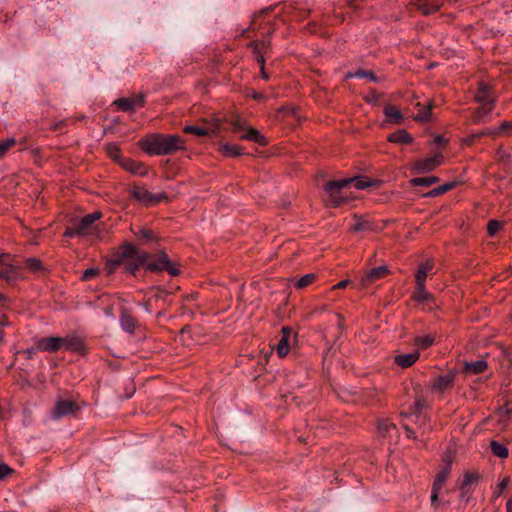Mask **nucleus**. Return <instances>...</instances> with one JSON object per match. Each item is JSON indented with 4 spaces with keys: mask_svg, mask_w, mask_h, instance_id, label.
Masks as SVG:
<instances>
[{
    "mask_svg": "<svg viewBox=\"0 0 512 512\" xmlns=\"http://www.w3.org/2000/svg\"><path fill=\"white\" fill-rule=\"evenodd\" d=\"M140 145L150 155H169L185 149V141L181 137L159 133L146 135Z\"/></svg>",
    "mask_w": 512,
    "mask_h": 512,
    "instance_id": "1",
    "label": "nucleus"
},
{
    "mask_svg": "<svg viewBox=\"0 0 512 512\" xmlns=\"http://www.w3.org/2000/svg\"><path fill=\"white\" fill-rule=\"evenodd\" d=\"M354 185L356 189L363 190L372 185L371 181L361 177L345 178L341 180L327 181L323 189L327 194V203L332 207H339L348 200L345 192L347 188Z\"/></svg>",
    "mask_w": 512,
    "mask_h": 512,
    "instance_id": "2",
    "label": "nucleus"
},
{
    "mask_svg": "<svg viewBox=\"0 0 512 512\" xmlns=\"http://www.w3.org/2000/svg\"><path fill=\"white\" fill-rule=\"evenodd\" d=\"M142 250L131 243H125L115 258L107 262L108 273H113L119 266L124 265L125 269L131 274L136 275L141 264L147 259Z\"/></svg>",
    "mask_w": 512,
    "mask_h": 512,
    "instance_id": "3",
    "label": "nucleus"
},
{
    "mask_svg": "<svg viewBox=\"0 0 512 512\" xmlns=\"http://www.w3.org/2000/svg\"><path fill=\"white\" fill-rule=\"evenodd\" d=\"M276 10H279L275 13V17H278L281 12H285L288 14H291L293 18L296 20H302L304 19L308 14L309 11L306 9H299L293 6L292 4H283V5H276L274 7H268L260 11L259 15L252 21L251 23V29L256 30L260 29L261 25L264 24V30L261 32L262 37H268L272 34L274 31L273 23L270 19H266V16L274 12Z\"/></svg>",
    "mask_w": 512,
    "mask_h": 512,
    "instance_id": "4",
    "label": "nucleus"
},
{
    "mask_svg": "<svg viewBox=\"0 0 512 512\" xmlns=\"http://www.w3.org/2000/svg\"><path fill=\"white\" fill-rule=\"evenodd\" d=\"M142 254L148 256L145 262L141 264V267H145L146 270L156 273L167 271L172 276H177L180 273L179 268L164 251L160 250L154 254L142 251Z\"/></svg>",
    "mask_w": 512,
    "mask_h": 512,
    "instance_id": "5",
    "label": "nucleus"
},
{
    "mask_svg": "<svg viewBox=\"0 0 512 512\" xmlns=\"http://www.w3.org/2000/svg\"><path fill=\"white\" fill-rule=\"evenodd\" d=\"M232 132L239 134L240 139L253 141L261 146L267 144V139L258 130L247 126L243 120L236 118L230 122Z\"/></svg>",
    "mask_w": 512,
    "mask_h": 512,
    "instance_id": "6",
    "label": "nucleus"
},
{
    "mask_svg": "<svg viewBox=\"0 0 512 512\" xmlns=\"http://www.w3.org/2000/svg\"><path fill=\"white\" fill-rule=\"evenodd\" d=\"M21 266L10 254H0V279L12 285L21 278Z\"/></svg>",
    "mask_w": 512,
    "mask_h": 512,
    "instance_id": "7",
    "label": "nucleus"
},
{
    "mask_svg": "<svg viewBox=\"0 0 512 512\" xmlns=\"http://www.w3.org/2000/svg\"><path fill=\"white\" fill-rule=\"evenodd\" d=\"M79 402L71 397H59L51 412L53 420H60L64 417L74 416L80 410Z\"/></svg>",
    "mask_w": 512,
    "mask_h": 512,
    "instance_id": "8",
    "label": "nucleus"
},
{
    "mask_svg": "<svg viewBox=\"0 0 512 512\" xmlns=\"http://www.w3.org/2000/svg\"><path fill=\"white\" fill-rule=\"evenodd\" d=\"M130 193L133 198L147 206L157 204L163 200H167V195L165 193L153 194L144 187L140 186H133Z\"/></svg>",
    "mask_w": 512,
    "mask_h": 512,
    "instance_id": "9",
    "label": "nucleus"
},
{
    "mask_svg": "<svg viewBox=\"0 0 512 512\" xmlns=\"http://www.w3.org/2000/svg\"><path fill=\"white\" fill-rule=\"evenodd\" d=\"M222 128V123L220 119H213L207 126L199 127V126H187L184 129L185 133L195 134L197 136H210L216 137L219 135L220 130Z\"/></svg>",
    "mask_w": 512,
    "mask_h": 512,
    "instance_id": "10",
    "label": "nucleus"
},
{
    "mask_svg": "<svg viewBox=\"0 0 512 512\" xmlns=\"http://www.w3.org/2000/svg\"><path fill=\"white\" fill-rule=\"evenodd\" d=\"M249 46L253 49L255 59L257 63L261 66L263 78H268L267 74L264 71V53H266V51L269 49L270 42L266 39L254 40L249 44Z\"/></svg>",
    "mask_w": 512,
    "mask_h": 512,
    "instance_id": "11",
    "label": "nucleus"
},
{
    "mask_svg": "<svg viewBox=\"0 0 512 512\" xmlns=\"http://www.w3.org/2000/svg\"><path fill=\"white\" fill-rule=\"evenodd\" d=\"M443 155L441 152L432 157L420 159L415 162V170L417 173H428L434 170L442 163Z\"/></svg>",
    "mask_w": 512,
    "mask_h": 512,
    "instance_id": "12",
    "label": "nucleus"
},
{
    "mask_svg": "<svg viewBox=\"0 0 512 512\" xmlns=\"http://www.w3.org/2000/svg\"><path fill=\"white\" fill-rule=\"evenodd\" d=\"M475 101L483 106H490L491 108L494 107L495 97L493 96L491 87L488 84L484 82L479 83L478 91L475 95Z\"/></svg>",
    "mask_w": 512,
    "mask_h": 512,
    "instance_id": "13",
    "label": "nucleus"
},
{
    "mask_svg": "<svg viewBox=\"0 0 512 512\" xmlns=\"http://www.w3.org/2000/svg\"><path fill=\"white\" fill-rule=\"evenodd\" d=\"M100 216V213L87 214L76 223L81 231V236H87L93 233L95 222L100 218Z\"/></svg>",
    "mask_w": 512,
    "mask_h": 512,
    "instance_id": "14",
    "label": "nucleus"
},
{
    "mask_svg": "<svg viewBox=\"0 0 512 512\" xmlns=\"http://www.w3.org/2000/svg\"><path fill=\"white\" fill-rule=\"evenodd\" d=\"M281 332L282 336L278 341L275 349L279 357H285L290 350V339L293 331L292 328L285 326L281 329Z\"/></svg>",
    "mask_w": 512,
    "mask_h": 512,
    "instance_id": "15",
    "label": "nucleus"
},
{
    "mask_svg": "<svg viewBox=\"0 0 512 512\" xmlns=\"http://www.w3.org/2000/svg\"><path fill=\"white\" fill-rule=\"evenodd\" d=\"M63 348L68 351L77 352L79 354H85L86 347L83 340L75 335L63 337Z\"/></svg>",
    "mask_w": 512,
    "mask_h": 512,
    "instance_id": "16",
    "label": "nucleus"
},
{
    "mask_svg": "<svg viewBox=\"0 0 512 512\" xmlns=\"http://www.w3.org/2000/svg\"><path fill=\"white\" fill-rule=\"evenodd\" d=\"M388 273L389 269L387 266L374 267L362 276L361 281L363 285H368L376 280L384 278Z\"/></svg>",
    "mask_w": 512,
    "mask_h": 512,
    "instance_id": "17",
    "label": "nucleus"
},
{
    "mask_svg": "<svg viewBox=\"0 0 512 512\" xmlns=\"http://www.w3.org/2000/svg\"><path fill=\"white\" fill-rule=\"evenodd\" d=\"M63 337H45L38 341V347L43 351L56 352L63 347Z\"/></svg>",
    "mask_w": 512,
    "mask_h": 512,
    "instance_id": "18",
    "label": "nucleus"
},
{
    "mask_svg": "<svg viewBox=\"0 0 512 512\" xmlns=\"http://www.w3.org/2000/svg\"><path fill=\"white\" fill-rule=\"evenodd\" d=\"M454 381V373L449 372L444 375H440L434 379L432 389L437 392H444L445 390L452 387Z\"/></svg>",
    "mask_w": 512,
    "mask_h": 512,
    "instance_id": "19",
    "label": "nucleus"
},
{
    "mask_svg": "<svg viewBox=\"0 0 512 512\" xmlns=\"http://www.w3.org/2000/svg\"><path fill=\"white\" fill-rule=\"evenodd\" d=\"M433 269V262L427 260L425 263H422L417 270V273L415 275V281L416 286L425 287V281L427 275L432 271Z\"/></svg>",
    "mask_w": 512,
    "mask_h": 512,
    "instance_id": "20",
    "label": "nucleus"
},
{
    "mask_svg": "<svg viewBox=\"0 0 512 512\" xmlns=\"http://www.w3.org/2000/svg\"><path fill=\"white\" fill-rule=\"evenodd\" d=\"M12 257L21 266L20 273H22V270L24 268H27L32 272H41L44 270L42 262L37 258H27L23 261V263H20L19 260L15 256H12ZM23 278H24L23 274H21V278L19 280H21Z\"/></svg>",
    "mask_w": 512,
    "mask_h": 512,
    "instance_id": "21",
    "label": "nucleus"
},
{
    "mask_svg": "<svg viewBox=\"0 0 512 512\" xmlns=\"http://www.w3.org/2000/svg\"><path fill=\"white\" fill-rule=\"evenodd\" d=\"M492 109L493 108H491L490 106L480 105L479 107H477L473 110L472 115H471V121L474 124H479L481 122H484L487 119L490 112L492 111Z\"/></svg>",
    "mask_w": 512,
    "mask_h": 512,
    "instance_id": "22",
    "label": "nucleus"
},
{
    "mask_svg": "<svg viewBox=\"0 0 512 512\" xmlns=\"http://www.w3.org/2000/svg\"><path fill=\"white\" fill-rule=\"evenodd\" d=\"M122 166L127 171H129L133 174H136V175L145 176L147 174V170L143 166V164L140 162L134 161V160H129V159L124 160L122 162Z\"/></svg>",
    "mask_w": 512,
    "mask_h": 512,
    "instance_id": "23",
    "label": "nucleus"
},
{
    "mask_svg": "<svg viewBox=\"0 0 512 512\" xmlns=\"http://www.w3.org/2000/svg\"><path fill=\"white\" fill-rule=\"evenodd\" d=\"M419 358V352L415 351L409 354H401L395 357V363L403 368L410 367L413 365Z\"/></svg>",
    "mask_w": 512,
    "mask_h": 512,
    "instance_id": "24",
    "label": "nucleus"
},
{
    "mask_svg": "<svg viewBox=\"0 0 512 512\" xmlns=\"http://www.w3.org/2000/svg\"><path fill=\"white\" fill-rule=\"evenodd\" d=\"M384 114L387 117V119L392 123L399 124L403 120V115L400 112V110L396 106L391 104L385 106Z\"/></svg>",
    "mask_w": 512,
    "mask_h": 512,
    "instance_id": "25",
    "label": "nucleus"
},
{
    "mask_svg": "<svg viewBox=\"0 0 512 512\" xmlns=\"http://www.w3.org/2000/svg\"><path fill=\"white\" fill-rule=\"evenodd\" d=\"M120 324L124 331L133 333L136 326V320L126 310H123L120 316Z\"/></svg>",
    "mask_w": 512,
    "mask_h": 512,
    "instance_id": "26",
    "label": "nucleus"
},
{
    "mask_svg": "<svg viewBox=\"0 0 512 512\" xmlns=\"http://www.w3.org/2000/svg\"><path fill=\"white\" fill-rule=\"evenodd\" d=\"M419 107V112L415 116V120L421 121V122H429L431 120V114L433 109V103L429 101L426 105L421 106L420 103H417L416 105Z\"/></svg>",
    "mask_w": 512,
    "mask_h": 512,
    "instance_id": "27",
    "label": "nucleus"
},
{
    "mask_svg": "<svg viewBox=\"0 0 512 512\" xmlns=\"http://www.w3.org/2000/svg\"><path fill=\"white\" fill-rule=\"evenodd\" d=\"M134 234L139 238L142 244H149L158 241V237L153 233V231L147 228H141L139 231H134Z\"/></svg>",
    "mask_w": 512,
    "mask_h": 512,
    "instance_id": "28",
    "label": "nucleus"
},
{
    "mask_svg": "<svg viewBox=\"0 0 512 512\" xmlns=\"http://www.w3.org/2000/svg\"><path fill=\"white\" fill-rule=\"evenodd\" d=\"M388 140L393 143L409 144L412 142V137L406 131L399 130L390 134Z\"/></svg>",
    "mask_w": 512,
    "mask_h": 512,
    "instance_id": "29",
    "label": "nucleus"
},
{
    "mask_svg": "<svg viewBox=\"0 0 512 512\" xmlns=\"http://www.w3.org/2000/svg\"><path fill=\"white\" fill-rule=\"evenodd\" d=\"M487 367V363L483 360H478L475 362H467L465 363L464 371L467 374H479L483 372Z\"/></svg>",
    "mask_w": 512,
    "mask_h": 512,
    "instance_id": "30",
    "label": "nucleus"
},
{
    "mask_svg": "<svg viewBox=\"0 0 512 512\" xmlns=\"http://www.w3.org/2000/svg\"><path fill=\"white\" fill-rule=\"evenodd\" d=\"M451 465H452V462L447 461L446 466L437 474V476L434 480L433 486L442 488V486L444 485L445 481L447 480V478L450 474Z\"/></svg>",
    "mask_w": 512,
    "mask_h": 512,
    "instance_id": "31",
    "label": "nucleus"
},
{
    "mask_svg": "<svg viewBox=\"0 0 512 512\" xmlns=\"http://www.w3.org/2000/svg\"><path fill=\"white\" fill-rule=\"evenodd\" d=\"M413 299L417 302L429 303L434 300V296L425 290V287H416V291L413 293Z\"/></svg>",
    "mask_w": 512,
    "mask_h": 512,
    "instance_id": "32",
    "label": "nucleus"
},
{
    "mask_svg": "<svg viewBox=\"0 0 512 512\" xmlns=\"http://www.w3.org/2000/svg\"><path fill=\"white\" fill-rule=\"evenodd\" d=\"M417 9L421 11L424 15H430L434 12H437L440 9V4L437 2L428 3L426 1H420L417 4Z\"/></svg>",
    "mask_w": 512,
    "mask_h": 512,
    "instance_id": "33",
    "label": "nucleus"
},
{
    "mask_svg": "<svg viewBox=\"0 0 512 512\" xmlns=\"http://www.w3.org/2000/svg\"><path fill=\"white\" fill-rule=\"evenodd\" d=\"M439 178L436 176H428V177H417L411 180V184L413 186H423L430 187L434 183L438 182Z\"/></svg>",
    "mask_w": 512,
    "mask_h": 512,
    "instance_id": "34",
    "label": "nucleus"
},
{
    "mask_svg": "<svg viewBox=\"0 0 512 512\" xmlns=\"http://www.w3.org/2000/svg\"><path fill=\"white\" fill-rule=\"evenodd\" d=\"M122 111L134 112V104L131 98H119L113 102Z\"/></svg>",
    "mask_w": 512,
    "mask_h": 512,
    "instance_id": "35",
    "label": "nucleus"
},
{
    "mask_svg": "<svg viewBox=\"0 0 512 512\" xmlns=\"http://www.w3.org/2000/svg\"><path fill=\"white\" fill-rule=\"evenodd\" d=\"M493 454L499 458H506L508 456V449L498 441H492L490 444Z\"/></svg>",
    "mask_w": 512,
    "mask_h": 512,
    "instance_id": "36",
    "label": "nucleus"
},
{
    "mask_svg": "<svg viewBox=\"0 0 512 512\" xmlns=\"http://www.w3.org/2000/svg\"><path fill=\"white\" fill-rule=\"evenodd\" d=\"M221 151L223 152V154L225 156H240V155H242V151H241L240 147H238L236 145L229 144V143H224L221 146Z\"/></svg>",
    "mask_w": 512,
    "mask_h": 512,
    "instance_id": "37",
    "label": "nucleus"
},
{
    "mask_svg": "<svg viewBox=\"0 0 512 512\" xmlns=\"http://www.w3.org/2000/svg\"><path fill=\"white\" fill-rule=\"evenodd\" d=\"M434 343V337L432 335H426V336H417L415 338V344L421 348V349H426L428 347H430L431 345H433Z\"/></svg>",
    "mask_w": 512,
    "mask_h": 512,
    "instance_id": "38",
    "label": "nucleus"
},
{
    "mask_svg": "<svg viewBox=\"0 0 512 512\" xmlns=\"http://www.w3.org/2000/svg\"><path fill=\"white\" fill-rule=\"evenodd\" d=\"M370 227H371V225H370V223L367 220H365V219H363L361 217L356 216L355 217V223L352 226V230L354 232H362V231L369 230Z\"/></svg>",
    "mask_w": 512,
    "mask_h": 512,
    "instance_id": "39",
    "label": "nucleus"
},
{
    "mask_svg": "<svg viewBox=\"0 0 512 512\" xmlns=\"http://www.w3.org/2000/svg\"><path fill=\"white\" fill-rule=\"evenodd\" d=\"M455 186V183L454 182H451V183H446L444 185H441L439 187H436L434 188L433 190H431L428 195L429 196H432V197H435V196H439V195H442L448 191H450L453 187Z\"/></svg>",
    "mask_w": 512,
    "mask_h": 512,
    "instance_id": "40",
    "label": "nucleus"
},
{
    "mask_svg": "<svg viewBox=\"0 0 512 512\" xmlns=\"http://www.w3.org/2000/svg\"><path fill=\"white\" fill-rule=\"evenodd\" d=\"M349 77L354 78H368L370 81L377 82L378 78L371 71L359 69L355 73L350 74Z\"/></svg>",
    "mask_w": 512,
    "mask_h": 512,
    "instance_id": "41",
    "label": "nucleus"
},
{
    "mask_svg": "<svg viewBox=\"0 0 512 512\" xmlns=\"http://www.w3.org/2000/svg\"><path fill=\"white\" fill-rule=\"evenodd\" d=\"M15 143L16 141L13 138L0 141V157L4 156Z\"/></svg>",
    "mask_w": 512,
    "mask_h": 512,
    "instance_id": "42",
    "label": "nucleus"
},
{
    "mask_svg": "<svg viewBox=\"0 0 512 512\" xmlns=\"http://www.w3.org/2000/svg\"><path fill=\"white\" fill-rule=\"evenodd\" d=\"M315 280V275L314 274H307L303 277H301L297 283H296V286L300 289L302 288H305L307 286H309L311 283H313V281Z\"/></svg>",
    "mask_w": 512,
    "mask_h": 512,
    "instance_id": "43",
    "label": "nucleus"
},
{
    "mask_svg": "<svg viewBox=\"0 0 512 512\" xmlns=\"http://www.w3.org/2000/svg\"><path fill=\"white\" fill-rule=\"evenodd\" d=\"M478 479H479V475L478 474L467 472L464 475V479H463L461 485L462 486H466V487H471V485L473 483H476L478 481Z\"/></svg>",
    "mask_w": 512,
    "mask_h": 512,
    "instance_id": "44",
    "label": "nucleus"
},
{
    "mask_svg": "<svg viewBox=\"0 0 512 512\" xmlns=\"http://www.w3.org/2000/svg\"><path fill=\"white\" fill-rule=\"evenodd\" d=\"M471 495H472L471 487H466V486L460 485V499L462 501H465L466 503H468L471 498Z\"/></svg>",
    "mask_w": 512,
    "mask_h": 512,
    "instance_id": "45",
    "label": "nucleus"
},
{
    "mask_svg": "<svg viewBox=\"0 0 512 512\" xmlns=\"http://www.w3.org/2000/svg\"><path fill=\"white\" fill-rule=\"evenodd\" d=\"M425 405H426V403H425L424 398H417L412 407L413 413L415 415H419L422 412V410L425 408Z\"/></svg>",
    "mask_w": 512,
    "mask_h": 512,
    "instance_id": "46",
    "label": "nucleus"
},
{
    "mask_svg": "<svg viewBox=\"0 0 512 512\" xmlns=\"http://www.w3.org/2000/svg\"><path fill=\"white\" fill-rule=\"evenodd\" d=\"M64 236L66 237H75V236H81V231L78 228L77 224L75 223L72 227H68L65 232Z\"/></svg>",
    "mask_w": 512,
    "mask_h": 512,
    "instance_id": "47",
    "label": "nucleus"
},
{
    "mask_svg": "<svg viewBox=\"0 0 512 512\" xmlns=\"http://www.w3.org/2000/svg\"><path fill=\"white\" fill-rule=\"evenodd\" d=\"M98 274V270L95 268L86 269L81 277L83 281H88L94 278Z\"/></svg>",
    "mask_w": 512,
    "mask_h": 512,
    "instance_id": "48",
    "label": "nucleus"
},
{
    "mask_svg": "<svg viewBox=\"0 0 512 512\" xmlns=\"http://www.w3.org/2000/svg\"><path fill=\"white\" fill-rule=\"evenodd\" d=\"M442 488H438L433 486L431 491V504L433 507H437L438 505V493Z\"/></svg>",
    "mask_w": 512,
    "mask_h": 512,
    "instance_id": "49",
    "label": "nucleus"
},
{
    "mask_svg": "<svg viewBox=\"0 0 512 512\" xmlns=\"http://www.w3.org/2000/svg\"><path fill=\"white\" fill-rule=\"evenodd\" d=\"M13 470L6 464H0V481L10 475Z\"/></svg>",
    "mask_w": 512,
    "mask_h": 512,
    "instance_id": "50",
    "label": "nucleus"
},
{
    "mask_svg": "<svg viewBox=\"0 0 512 512\" xmlns=\"http://www.w3.org/2000/svg\"><path fill=\"white\" fill-rule=\"evenodd\" d=\"M500 229V223L495 221V220H491L489 223H488V232L490 235H494L498 230Z\"/></svg>",
    "mask_w": 512,
    "mask_h": 512,
    "instance_id": "51",
    "label": "nucleus"
},
{
    "mask_svg": "<svg viewBox=\"0 0 512 512\" xmlns=\"http://www.w3.org/2000/svg\"><path fill=\"white\" fill-rule=\"evenodd\" d=\"M168 295H169V292L166 289L161 288V287H157L156 288V294H155L154 297L157 300H165Z\"/></svg>",
    "mask_w": 512,
    "mask_h": 512,
    "instance_id": "52",
    "label": "nucleus"
},
{
    "mask_svg": "<svg viewBox=\"0 0 512 512\" xmlns=\"http://www.w3.org/2000/svg\"><path fill=\"white\" fill-rule=\"evenodd\" d=\"M509 484V478L508 477H505L498 485V491L495 492V495L496 496H500L503 491L505 490V488L508 486Z\"/></svg>",
    "mask_w": 512,
    "mask_h": 512,
    "instance_id": "53",
    "label": "nucleus"
},
{
    "mask_svg": "<svg viewBox=\"0 0 512 512\" xmlns=\"http://www.w3.org/2000/svg\"><path fill=\"white\" fill-rule=\"evenodd\" d=\"M131 99L133 100L134 109H136L137 106H142L144 104L143 95H137L135 97H132Z\"/></svg>",
    "mask_w": 512,
    "mask_h": 512,
    "instance_id": "54",
    "label": "nucleus"
},
{
    "mask_svg": "<svg viewBox=\"0 0 512 512\" xmlns=\"http://www.w3.org/2000/svg\"><path fill=\"white\" fill-rule=\"evenodd\" d=\"M508 129H512V121H504L499 128L500 132H506Z\"/></svg>",
    "mask_w": 512,
    "mask_h": 512,
    "instance_id": "55",
    "label": "nucleus"
},
{
    "mask_svg": "<svg viewBox=\"0 0 512 512\" xmlns=\"http://www.w3.org/2000/svg\"><path fill=\"white\" fill-rule=\"evenodd\" d=\"M348 284H349V280H343V281H340L337 285H335L334 288L344 289L347 287Z\"/></svg>",
    "mask_w": 512,
    "mask_h": 512,
    "instance_id": "56",
    "label": "nucleus"
},
{
    "mask_svg": "<svg viewBox=\"0 0 512 512\" xmlns=\"http://www.w3.org/2000/svg\"><path fill=\"white\" fill-rule=\"evenodd\" d=\"M434 141L435 143L438 145V146H443L445 144V139L440 136V135H437L435 138H434Z\"/></svg>",
    "mask_w": 512,
    "mask_h": 512,
    "instance_id": "57",
    "label": "nucleus"
},
{
    "mask_svg": "<svg viewBox=\"0 0 512 512\" xmlns=\"http://www.w3.org/2000/svg\"><path fill=\"white\" fill-rule=\"evenodd\" d=\"M349 6L353 11H357L358 9H360V6L358 5V2L356 0H351L349 2Z\"/></svg>",
    "mask_w": 512,
    "mask_h": 512,
    "instance_id": "58",
    "label": "nucleus"
},
{
    "mask_svg": "<svg viewBox=\"0 0 512 512\" xmlns=\"http://www.w3.org/2000/svg\"><path fill=\"white\" fill-rule=\"evenodd\" d=\"M406 432H407V435L408 437L410 438H414L415 437V432L408 426H404Z\"/></svg>",
    "mask_w": 512,
    "mask_h": 512,
    "instance_id": "59",
    "label": "nucleus"
},
{
    "mask_svg": "<svg viewBox=\"0 0 512 512\" xmlns=\"http://www.w3.org/2000/svg\"><path fill=\"white\" fill-rule=\"evenodd\" d=\"M8 302V299L6 296H4L2 293H0V305L4 306Z\"/></svg>",
    "mask_w": 512,
    "mask_h": 512,
    "instance_id": "60",
    "label": "nucleus"
},
{
    "mask_svg": "<svg viewBox=\"0 0 512 512\" xmlns=\"http://www.w3.org/2000/svg\"><path fill=\"white\" fill-rule=\"evenodd\" d=\"M507 512H512V498H510L506 503Z\"/></svg>",
    "mask_w": 512,
    "mask_h": 512,
    "instance_id": "61",
    "label": "nucleus"
},
{
    "mask_svg": "<svg viewBox=\"0 0 512 512\" xmlns=\"http://www.w3.org/2000/svg\"><path fill=\"white\" fill-rule=\"evenodd\" d=\"M144 309L147 311V312H151V304H150V300H148L145 304H144Z\"/></svg>",
    "mask_w": 512,
    "mask_h": 512,
    "instance_id": "62",
    "label": "nucleus"
},
{
    "mask_svg": "<svg viewBox=\"0 0 512 512\" xmlns=\"http://www.w3.org/2000/svg\"><path fill=\"white\" fill-rule=\"evenodd\" d=\"M0 325L1 326H7L8 325V321L5 317H3L1 320H0Z\"/></svg>",
    "mask_w": 512,
    "mask_h": 512,
    "instance_id": "63",
    "label": "nucleus"
},
{
    "mask_svg": "<svg viewBox=\"0 0 512 512\" xmlns=\"http://www.w3.org/2000/svg\"><path fill=\"white\" fill-rule=\"evenodd\" d=\"M380 430L388 431V425H380Z\"/></svg>",
    "mask_w": 512,
    "mask_h": 512,
    "instance_id": "64",
    "label": "nucleus"
}]
</instances>
